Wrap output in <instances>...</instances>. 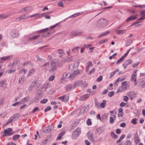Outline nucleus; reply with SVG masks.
Listing matches in <instances>:
<instances>
[{
    "label": "nucleus",
    "instance_id": "1",
    "mask_svg": "<svg viewBox=\"0 0 145 145\" xmlns=\"http://www.w3.org/2000/svg\"><path fill=\"white\" fill-rule=\"evenodd\" d=\"M49 29V28H47L36 31L35 32V33L41 34V36L43 37H46L52 34L55 31V30L54 29H50V30H48Z\"/></svg>",
    "mask_w": 145,
    "mask_h": 145
},
{
    "label": "nucleus",
    "instance_id": "2",
    "mask_svg": "<svg viewBox=\"0 0 145 145\" xmlns=\"http://www.w3.org/2000/svg\"><path fill=\"white\" fill-rule=\"evenodd\" d=\"M108 24V22L104 18H101L99 20L98 22V25L101 27H103Z\"/></svg>",
    "mask_w": 145,
    "mask_h": 145
},
{
    "label": "nucleus",
    "instance_id": "3",
    "mask_svg": "<svg viewBox=\"0 0 145 145\" xmlns=\"http://www.w3.org/2000/svg\"><path fill=\"white\" fill-rule=\"evenodd\" d=\"M36 81H34L31 83L29 88L30 91H31L33 89H36L38 88L39 86V84L36 83Z\"/></svg>",
    "mask_w": 145,
    "mask_h": 145
},
{
    "label": "nucleus",
    "instance_id": "4",
    "mask_svg": "<svg viewBox=\"0 0 145 145\" xmlns=\"http://www.w3.org/2000/svg\"><path fill=\"white\" fill-rule=\"evenodd\" d=\"M57 67L56 65V63L54 62H52L51 63L50 66L49 71L50 72H54L57 69Z\"/></svg>",
    "mask_w": 145,
    "mask_h": 145
},
{
    "label": "nucleus",
    "instance_id": "5",
    "mask_svg": "<svg viewBox=\"0 0 145 145\" xmlns=\"http://www.w3.org/2000/svg\"><path fill=\"white\" fill-rule=\"evenodd\" d=\"M12 128H8L4 130L3 132V135L5 136H9L14 134V133H12Z\"/></svg>",
    "mask_w": 145,
    "mask_h": 145
},
{
    "label": "nucleus",
    "instance_id": "6",
    "mask_svg": "<svg viewBox=\"0 0 145 145\" xmlns=\"http://www.w3.org/2000/svg\"><path fill=\"white\" fill-rule=\"evenodd\" d=\"M57 99L60 100L62 101H63L65 102H67L69 100V95H64L62 96L58 97Z\"/></svg>",
    "mask_w": 145,
    "mask_h": 145
},
{
    "label": "nucleus",
    "instance_id": "7",
    "mask_svg": "<svg viewBox=\"0 0 145 145\" xmlns=\"http://www.w3.org/2000/svg\"><path fill=\"white\" fill-rule=\"evenodd\" d=\"M10 35L14 38L17 37L19 36L17 31L16 29L13 30L10 32Z\"/></svg>",
    "mask_w": 145,
    "mask_h": 145
},
{
    "label": "nucleus",
    "instance_id": "8",
    "mask_svg": "<svg viewBox=\"0 0 145 145\" xmlns=\"http://www.w3.org/2000/svg\"><path fill=\"white\" fill-rule=\"evenodd\" d=\"M82 33L81 32L78 31H72L69 37H73L79 35H80L82 34Z\"/></svg>",
    "mask_w": 145,
    "mask_h": 145
},
{
    "label": "nucleus",
    "instance_id": "9",
    "mask_svg": "<svg viewBox=\"0 0 145 145\" xmlns=\"http://www.w3.org/2000/svg\"><path fill=\"white\" fill-rule=\"evenodd\" d=\"M140 14L142 16L138 20V21L143 20L145 19V10H141L140 11Z\"/></svg>",
    "mask_w": 145,
    "mask_h": 145
},
{
    "label": "nucleus",
    "instance_id": "10",
    "mask_svg": "<svg viewBox=\"0 0 145 145\" xmlns=\"http://www.w3.org/2000/svg\"><path fill=\"white\" fill-rule=\"evenodd\" d=\"M56 52H57L58 55L60 57H62L65 54L64 51L61 49H58L56 50Z\"/></svg>",
    "mask_w": 145,
    "mask_h": 145
},
{
    "label": "nucleus",
    "instance_id": "11",
    "mask_svg": "<svg viewBox=\"0 0 145 145\" xmlns=\"http://www.w3.org/2000/svg\"><path fill=\"white\" fill-rule=\"evenodd\" d=\"M28 18V17H27L25 14H24L22 16H21L19 17H16L15 18V21L16 22H19L21 20L23 19H26Z\"/></svg>",
    "mask_w": 145,
    "mask_h": 145
},
{
    "label": "nucleus",
    "instance_id": "12",
    "mask_svg": "<svg viewBox=\"0 0 145 145\" xmlns=\"http://www.w3.org/2000/svg\"><path fill=\"white\" fill-rule=\"evenodd\" d=\"M87 135L88 138L90 140L92 141H94L95 139L94 137V135L93 133L88 132V133Z\"/></svg>",
    "mask_w": 145,
    "mask_h": 145
},
{
    "label": "nucleus",
    "instance_id": "13",
    "mask_svg": "<svg viewBox=\"0 0 145 145\" xmlns=\"http://www.w3.org/2000/svg\"><path fill=\"white\" fill-rule=\"evenodd\" d=\"M121 86L124 90H127L129 87V84L126 81L122 82Z\"/></svg>",
    "mask_w": 145,
    "mask_h": 145
},
{
    "label": "nucleus",
    "instance_id": "14",
    "mask_svg": "<svg viewBox=\"0 0 145 145\" xmlns=\"http://www.w3.org/2000/svg\"><path fill=\"white\" fill-rule=\"evenodd\" d=\"M82 82L81 81H78L76 82L73 84V88L74 89L77 87H79L82 85Z\"/></svg>",
    "mask_w": 145,
    "mask_h": 145
},
{
    "label": "nucleus",
    "instance_id": "15",
    "mask_svg": "<svg viewBox=\"0 0 145 145\" xmlns=\"http://www.w3.org/2000/svg\"><path fill=\"white\" fill-rule=\"evenodd\" d=\"M50 62H47L41 66L44 68V69L46 71L48 70Z\"/></svg>",
    "mask_w": 145,
    "mask_h": 145
},
{
    "label": "nucleus",
    "instance_id": "16",
    "mask_svg": "<svg viewBox=\"0 0 145 145\" xmlns=\"http://www.w3.org/2000/svg\"><path fill=\"white\" fill-rule=\"evenodd\" d=\"M53 129V127L51 125H49L46 127L45 132L46 133H49L52 131Z\"/></svg>",
    "mask_w": 145,
    "mask_h": 145
},
{
    "label": "nucleus",
    "instance_id": "17",
    "mask_svg": "<svg viewBox=\"0 0 145 145\" xmlns=\"http://www.w3.org/2000/svg\"><path fill=\"white\" fill-rule=\"evenodd\" d=\"M40 35H36L33 36L32 37H29L28 39L29 41H33L37 39L39 37Z\"/></svg>",
    "mask_w": 145,
    "mask_h": 145
},
{
    "label": "nucleus",
    "instance_id": "18",
    "mask_svg": "<svg viewBox=\"0 0 145 145\" xmlns=\"http://www.w3.org/2000/svg\"><path fill=\"white\" fill-rule=\"evenodd\" d=\"M87 65L86 67V71L88 72L89 70V68L93 66V65L91 61H89L87 63Z\"/></svg>",
    "mask_w": 145,
    "mask_h": 145
},
{
    "label": "nucleus",
    "instance_id": "19",
    "mask_svg": "<svg viewBox=\"0 0 145 145\" xmlns=\"http://www.w3.org/2000/svg\"><path fill=\"white\" fill-rule=\"evenodd\" d=\"M136 70H135L134 72L135 74H133L131 77V81H135L136 80L137 74L136 73Z\"/></svg>",
    "mask_w": 145,
    "mask_h": 145
},
{
    "label": "nucleus",
    "instance_id": "20",
    "mask_svg": "<svg viewBox=\"0 0 145 145\" xmlns=\"http://www.w3.org/2000/svg\"><path fill=\"white\" fill-rule=\"evenodd\" d=\"M29 100V97L27 96L24 97V98L21 100L22 104H23L27 102Z\"/></svg>",
    "mask_w": 145,
    "mask_h": 145
},
{
    "label": "nucleus",
    "instance_id": "21",
    "mask_svg": "<svg viewBox=\"0 0 145 145\" xmlns=\"http://www.w3.org/2000/svg\"><path fill=\"white\" fill-rule=\"evenodd\" d=\"M104 130V128L103 127H99L97 128L96 129V131L97 133L100 134L103 132Z\"/></svg>",
    "mask_w": 145,
    "mask_h": 145
},
{
    "label": "nucleus",
    "instance_id": "22",
    "mask_svg": "<svg viewBox=\"0 0 145 145\" xmlns=\"http://www.w3.org/2000/svg\"><path fill=\"white\" fill-rule=\"evenodd\" d=\"M89 95L88 94H85L80 97V100L82 101H84L87 99Z\"/></svg>",
    "mask_w": 145,
    "mask_h": 145
},
{
    "label": "nucleus",
    "instance_id": "23",
    "mask_svg": "<svg viewBox=\"0 0 145 145\" xmlns=\"http://www.w3.org/2000/svg\"><path fill=\"white\" fill-rule=\"evenodd\" d=\"M137 15L132 16L128 17L126 20L127 22H128L131 20H134L137 18Z\"/></svg>",
    "mask_w": 145,
    "mask_h": 145
},
{
    "label": "nucleus",
    "instance_id": "24",
    "mask_svg": "<svg viewBox=\"0 0 145 145\" xmlns=\"http://www.w3.org/2000/svg\"><path fill=\"white\" fill-rule=\"evenodd\" d=\"M110 31H107L105 32H104L102 33H101L100 35L98 36V38H99L101 37H103L104 36H105L109 33Z\"/></svg>",
    "mask_w": 145,
    "mask_h": 145
},
{
    "label": "nucleus",
    "instance_id": "25",
    "mask_svg": "<svg viewBox=\"0 0 145 145\" xmlns=\"http://www.w3.org/2000/svg\"><path fill=\"white\" fill-rule=\"evenodd\" d=\"M65 88L67 91H70L71 89H74L73 88V86H72L71 84L67 85L65 86Z\"/></svg>",
    "mask_w": 145,
    "mask_h": 145
},
{
    "label": "nucleus",
    "instance_id": "26",
    "mask_svg": "<svg viewBox=\"0 0 145 145\" xmlns=\"http://www.w3.org/2000/svg\"><path fill=\"white\" fill-rule=\"evenodd\" d=\"M65 132L64 131H63L61 132L58 135L57 138L56 139L57 140L60 139L62 136L65 134Z\"/></svg>",
    "mask_w": 145,
    "mask_h": 145
},
{
    "label": "nucleus",
    "instance_id": "27",
    "mask_svg": "<svg viewBox=\"0 0 145 145\" xmlns=\"http://www.w3.org/2000/svg\"><path fill=\"white\" fill-rule=\"evenodd\" d=\"M31 9V7H28L25 8H22L21 10V12H26L30 10Z\"/></svg>",
    "mask_w": 145,
    "mask_h": 145
},
{
    "label": "nucleus",
    "instance_id": "28",
    "mask_svg": "<svg viewBox=\"0 0 145 145\" xmlns=\"http://www.w3.org/2000/svg\"><path fill=\"white\" fill-rule=\"evenodd\" d=\"M16 69L15 67H12L10 70H8V72L10 74L12 73L15 71Z\"/></svg>",
    "mask_w": 145,
    "mask_h": 145
},
{
    "label": "nucleus",
    "instance_id": "29",
    "mask_svg": "<svg viewBox=\"0 0 145 145\" xmlns=\"http://www.w3.org/2000/svg\"><path fill=\"white\" fill-rule=\"evenodd\" d=\"M35 71V70L33 68L31 69L27 74V76H31L34 72Z\"/></svg>",
    "mask_w": 145,
    "mask_h": 145
},
{
    "label": "nucleus",
    "instance_id": "30",
    "mask_svg": "<svg viewBox=\"0 0 145 145\" xmlns=\"http://www.w3.org/2000/svg\"><path fill=\"white\" fill-rule=\"evenodd\" d=\"M20 115L19 113H17L16 114L14 115H13L12 116V118H13V119H18L20 117Z\"/></svg>",
    "mask_w": 145,
    "mask_h": 145
},
{
    "label": "nucleus",
    "instance_id": "31",
    "mask_svg": "<svg viewBox=\"0 0 145 145\" xmlns=\"http://www.w3.org/2000/svg\"><path fill=\"white\" fill-rule=\"evenodd\" d=\"M80 47H74L72 49V51L73 53H76L78 50V49Z\"/></svg>",
    "mask_w": 145,
    "mask_h": 145
},
{
    "label": "nucleus",
    "instance_id": "32",
    "mask_svg": "<svg viewBox=\"0 0 145 145\" xmlns=\"http://www.w3.org/2000/svg\"><path fill=\"white\" fill-rule=\"evenodd\" d=\"M6 80L4 79L2 81H0V87H3L5 86L7 84H6Z\"/></svg>",
    "mask_w": 145,
    "mask_h": 145
},
{
    "label": "nucleus",
    "instance_id": "33",
    "mask_svg": "<svg viewBox=\"0 0 145 145\" xmlns=\"http://www.w3.org/2000/svg\"><path fill=\"white\" fill-rule=\"evenodd\" d=\"M50 87V85L46 83L43 86V87L42 88V89L44 90H46L49 87Z\"/></svg>",
    "mask_w": 145,
    "mask_h": 145
},
{
    "label": "nucleus",
    "instance_id": "34",
    "mask_svg": "<svg viewBox=\"0 0 145 145\" xmlns=\"http://www.w3.org/2000/svg\"><path fill=\"white\" fill-rule=\"evenodd\" d=\"M82 72V70L77 69L73 73L75 75H77L79 74H81Z\"/></svg>",
    "mask_w": 145,
    "mask_h": 145
},
{
    "label": "nucleus",
    "instance_id": "35",
    "mask_svg": "<svg viewBox=\"0 0 145 145\" xmlns=\"http://www.w3.org/2000/svg\"><path fill=\"white\" fill-rule=\"evenodd\" d=\"M126 31V29L118 30L117 31L116 33L117 34H123Z\"/></svg>",
    "mask_w": 145,
    "mask_h": 145
},
{
    "label": "nucleus",
    "instance_id": "36",
    "mask_svg": "<svg viewBox=\"0 0 145 145\" xmlns=\"http://www.w3.org/2000/svg\"><path fill=\"white\" fill-rule=\"evenodd\" d=\"M35 16L34 17H35V20L43 16V14H39L38 13V14H35Z\"/></svg>",
    "mask_w": 145,
    "mask_h": 145
},
{
    "label": "nucleus",
    "instance_id": "37",
    "mask_svg": "<svg viewBox=\"0 0 145 145\" xmlns=\"http://www.w3.org/2000/svg\"><path fill=\"white\" fill-rule=\"evenodd\" d=\"M78 136L79 135L78 134H77L74 132L72 135V139H75L78 137Z\"/></svg>",
    "mask_w": 145,
    "mask_h": 145
},
{
    "label": "nucleus",
    "instance_id": "38",
    "mask_svg": "<svg viewBox=\"0 0 145 145\" xmlns=\"http://www.w3.org/2000/svg\"><path fill=\"white\" fill-rule=\"evenodd\" d=\"M20 136L19 135H14L12 137V139L13 140H17L19 139L20 137Z\"/></svg>",
    "mask_w": 145,
    "mask_h": 145
},
{
    "label": "nucleus",
    "instance_id": "39",
    "mask_svg": "<svg viewBox=\"0 0 145 145\" xmlns=\"http://www.w3.org/2000/svg\"><path fill=\"white\" fill-rule=\"evenodd\" d=\"M81 132V129L80 128H77L75 130L74 132L75 133L78 135H79Z\"/></svg>",
    "mask_w": 145,
    "mask_h": 145
},
{
    "label": "nucleus",
    "instance_id": "40",
    "mask_svg": "<svg viewBox=\"0 0 145 145\" xmlns=\"http://www.w3.org/2000/svg\"><path fill=\"white\" fill-rule=\"evenodd\" d=\"M125 62L126 65H128L129 64H131L133 62V61L131 59H129L126 60Z\"/></svg>",
    "mask_w": 145,
    "mask_h": 145
},
{
    "label": "nucleus",
    "instance_id": "41",
    "mask_svg": "<svg viewBox=\"0 0 145 145\" xmlns=\"http://www.w3.org/2000/svg\"><path fill=\"white\" fill-rule=\"evenodd\" d=\"M111 137L115 139H117L118 138V136L116 135L113 132H112L110 133Z\"/></svg>",
    "mask_w": 145,
    "mask_h": 145
},
{
    "label": "nucleus",
    "instance_id": "42",
    "mask_svg": "<svg viewBox=\"0 0 145 145\" xmlns=\"http://www.w3.org/2000/svg\"><path fill=\"white\" fill-rule=\"evenodd\" d=\"M106 103V101L105 100L103 101V102L101 103L100 104V107L103 108L105 106V105Z\"/></svg>",
    "mask_w": 145,
    "mask_h": 145
},
{
    "label": "nucleus",
    "instance_id": "43",
    "mask_svg": "<svg viewBox=\"0 0 145 145\" xmlns=\"http://www.w3.org/2000/svg\"><path fill=\"white\" fill-rule=\"evenodd\" d=\"M132 42V40L131 39H129L127 41L125 45L126 46L130 45Z\"/></svg>",
    "mask_w": 145,
    "mask_h": 145
},
{
    "label": "nucleus",
    "instance_id": "44",
    "mask_svg": "<svg viewBox=\"0 0 145 145\" xmlns=\"http://www.w3.org/2000/svg\"><path fill=\"white\" fill-rule=\"evenodd\" d=\"M108 40V39H105L102 40H100L99 42V44L100 45H101L103 43L106 42Z\"/></svg>",
    "mask_w": 145,
    "mask_h": 145
},
{
    "label": "nucleus",
    "instance_id": "45",
    "mask_svg": "<svg viewBox=\"0 0 145 145\" xmlns=\"http://www.w3.org/2000/svg\"><path fill=\"white\" fill-rule=\"evenodd\" d=\"M10 57V56L3 57L1 58V59L3 61L7 60L9 59V58Z\"/></svg>",
    "mask_w": 145,
    "mask_h": 145
},
{
    "label": "nucleus",
    "instance_id": "46",
    "mask_svg": "<svg viewBox=\"0 0 145 145\" xmlns=\"http://www.w3.org/2000/svg\"><path fill=\"white\" fill-rule=\"evenodd\" d=\"M108 116V115L107 114H103L101 118V121H102V120H105L107 117Z\"/></svg>",
    "mask_w": 145,
    "mask_h": 145
},
{
    "label": "nucleus",
    "instance_id": "47",
    "mask_svg": "<svg viewBox=\"0 0 145 145\" xmlns=\"http://www.w3.org/2000/svg\"><path fill=\"white\" fill-rule=\"evenodd\" d=\"M135 94V93L133 91H130L128 92L127 93V95H128L129 97H132L133 95Z\"/></svg>",
    "mask_w": 145,
    "mask_h": 145
},
{
    "label": "nucleus",
    "instance_id": "48",
    "mask_svg": "<svg viewBox=\"0 0 145 145\" xmlns=\"http://www.w3.org/2000/svg\"><path fill=\"white\" fill-rule=\"evenodd\" d=\"M1 19L6 18L7 17L8 15V14H1Z\"/></svg>",
    "mask_w": 145,
    "mask_h": 145
},
{
    "label": "nucleus",
    "instance_id": "49",
    "mask_svg": "<svg viewBox=\"0 0 145 145\" xmlns=\"http://www.w3.org/2000/svg\"><path fill=\"white\" fill-rule=\"evenodd\" d=\"M4 98L1 97L0 98V107L3 104L4 102Z\"/></svg>",
    "mask_w": 145,
    "mask_h": 145
},
{
    "label": "nucleus",
    "instance_id": "50",
    "mask_svg": "<svg viewBox=\"0 0 145 145\" xmlns=\"http://www.w3.org/2000/svg\"><path fill=\"white\" fill-rule=\"evenodd\" d=\"M95 106L98 108H100V106L99 103L97 101H95Z\"/></svg>",
    "mask_w": 145,
    "mask_h": 145
},
{
    "label": "nucleus",
    "instance_id": "51",
    "mask_svg": "<svg viewBox=\"0 0 145 145\" xmlns=\"http://www.w3.org/2000/svg\"><path fill=\"white\" fill-rule=\"evenodd\" d=\"M125 90L124 89L122 88V87L121 86H120L117 89V92L118 93L119 92H122L123 91Z\"/></svg>",
    "mask_w": 145,
    "mask_h": 145
},
{
    "label": "nucleus",
    "instance_id": "52",
    "mask_svg": "<svg viewBox=\"0 0 145 145\" xmlns=\"http://www.w3.org/2000/svg\"><path fill=\"white\" fill-rule=\"evenodd\" d=\"M63 76L65 78H69V73L67 72L64 73L63 74Z\"/></svg>",
    "mask_w": 145,
    "mask_h": 145
},
{
    "label": "nucleus",
    "instance_id": "53",
    "mask_svg": "<svg viewBox=\"0 0 145 145\" xmlns=\"http://www.w3.org/2000/svg\"><path fill=\"white\" fill-rule=\"evenodd\" d=\"M13 118H12V117H11L8 120V121L6 123L5 125H6L10 123L13 121Z\"/></svg>",
    "mask_w": 145,
    "mask_h": 145
},
{
    "label": "nucleus",
    "instance_id": "54",
    "mask_svg": "<svg viewBox=\"0 0 145 145\" xmlns=\"http://www.w3.org/2000/svg\"><path fill=\"white\" fill-rule=\"evenodd\" d=\"M82 14V13H81V12H78L72 14V16H73V17H76V16L80 15Z\"/></svg>",
    "mask_w": 145,
    "mask_h": 145
},
{
    "label": "nucleus",
    "instance_id": "55",
    "mask_svg": "<svg viewBox=\"0 0 145 145\" xmlns=\"http://www.w3.org/2000/svg\"><path fill=\"white\" fill-rule=\"evenodd\" d=\"M42 14H43V16H44L45 18L46 19H50V16L49 15H48L46 13H43Z\"/></svg>",
    "mask_w": 145,
    "mask_h": 145
},
{
    "label": "nucleus",
    "instance_id": "56",
    "mask_svg": "<svg viewBox=\"0 0 145 145\" xmlns=\"http://www.w3.org/2000/svg\"><path fill=\"white\" fill-rule=\"evenodd\" d=\"M52 108L51 106H47L44 109V111L45 112H46L49 110H50Z\"/></svg>",
    "mask_w": 145,
    "mask_h": 145
},
{
    "label": "nucleus",
    "instance_id": "57",
    "mask_svg": "<svg viewBox=\"0 0 145 145\" xmlns=\"http://www.w3.org/2000/svg\"><path fill=\"white\" fill-rule=\"evenodd\" d=\"M48 141V139L44 140L40 144V145H45Z\"/></svg>",
    "mask_w": 145,
    "mask_h": 145
},
{
    "label": "nucleus",
    "instance_id": "58",
    "mask_svg": "<svg viewBox=\"0 0 145 145\" xmlns=\"http://www.w3.org/2000/svg\"><path fill=\"white\" fill-rule=\"evenodd\" d=\"M114 94V91H110L108 93V95L110 97H112L113 96Z\"/></svg>",
    "mask_w": 145,
    "mask_h": 145
},
{
    "label": "nucleus",
    "instance_id": "59",
    "mask_svg": "<svg viewBox=\"0 0 145 145\" xmlns=\"http://www.w3.org/2000/svg\"><path fill=\"white\" fill-rule=\"evenodd\" d=\"M123 59L121 57L119 60H118L116 63V64H118L122 62L123 60Z\"/></svg>",
    "mask_w": 145,
    "mask_h": 145
},
{
    "label": "nucleus",
    "instance_id": "60",
    "mask_svg": "<svg viewBox=\"0 0 145 145\" xmlns=\"http://www.w3.org/2000/svg\"><path fill=\"white\" fill-rule=\"evenodd\" d=\"M48 101V100L47 99H43L40 101V103L41 104H45Z\"/></svg>",
    "mask_w": 145,
    "mask_h": 145
},
{
    "label": "nucleus",
    "instance_id": "61",
    "mask_svg": "<svg viewBox=\"0 0 145 145\" xmlns=\"http://www.w3.org/2000/svg\"><path fill=\"white\" fill-rule=\"evenodd\" d=\"M87 108V107L86 106H84L81 109V111H82V112L83 113H84L86 111V109Z\"/></svg>",
    "mask_w": 145,
    "mask_h": 145
},
{
    "label": "nucleus",
    "instance_id": "62",
    "mask_svg": "<svg viewBox=\"0 0 145 145\" xmlns=\"http://www.w3.org/2000/svg\"><path fill=\"white\" fill-rule=\"evenodd\" d=\"M78 124V123L77 122H75L74 123H73L71 125L72 126V129H74L76 127Z\"/></svg>",
    "mask_w": 145,
    "mask_h": 145
},
{
    "label": "nucleus",
    "instance_id": "63",
    "mask_svg": "<svg viewBox=\"0 0 145 145\" xmlns=\"http://www.w3.org/2000/svg\"><path fill=\"white\" fill-rule=\"evenodd\" d=\"M86 122L88 125H91L92 122L91 121V120L89 118L88 119Z\"/></svg>",
    "mask_w": 145,
    "mask_h": 145
},
{
    "label": "nucleus",
    "instance_id": "64",
    "mask_svg": "<svg viewBox=\"0 0 145 145\" xmlns=\"http://www.w3.org/2000/svg\"><path fill=\"white\" fill-rule=\"evenodd\" d=\"M124 145H131V143L130 140H127L125 142Z\"/></svg>",
    "mask_w": 145,
    "mask_h": 145
}]
</instances>
